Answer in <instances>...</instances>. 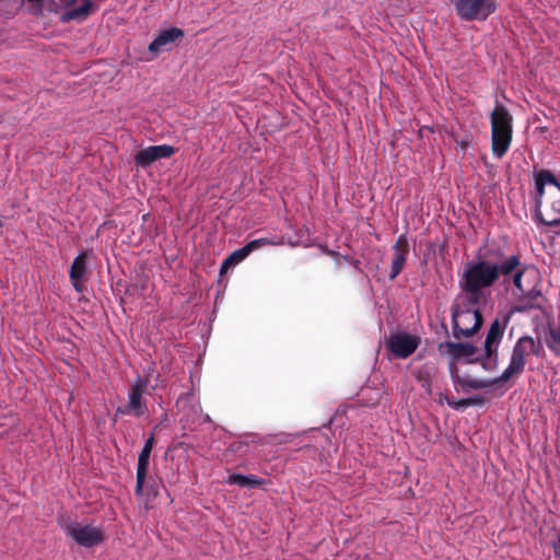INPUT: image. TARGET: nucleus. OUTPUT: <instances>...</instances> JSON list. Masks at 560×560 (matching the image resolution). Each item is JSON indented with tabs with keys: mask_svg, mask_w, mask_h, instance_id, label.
Returning <instances> with one entry per match:
<instances>
[{
	"mask_svg": "<svg viewBox=\"0 0 560 560\" xmlns=\"http://www.w3.org/2000/svg\"><path fill=\"white\" fill-rule=\"evenodd\" d=\"M491 148L497 158H502L510 149L513 135V117L508 108L498 104L491 113Z\"/></svg>",
	"mask_w": 560,
	"mask_h": 560,
	"instance_id": "f257e3e1",
	"label": "nucleus"
},
{
	"mask_svg": "<svg viewBox=\"0 0 560 560\" xmlns=\"http://www.w3.org/2000/svg\"><path fill=\"white\" fill-rule=\"evenodd\" d=\"M540 349V342H536L533 337H521L513 347L508 368L502 372L500 376L495 377V382L504 383L514 376H518L525 369L527 357L530 353L538 355Z\"/></svg>",
	"mask_w": 560,
	"mask_h": 560,
	"instance_id": "f03ea898",
	"label": "nucleus"
},
{
	"mask_svg": "<svg viewBox=\"0 0 560 560\" xmlns=\"http://www.w3.org/2000/svg\"><path fill=\"white\" fill-rule=\"evenodd\" d=\"M497 282L495 261L489 259H477L468 261L459 283L488 289Z\"/></svg>",
	"mask_w": 560,
	"mask_h": 560,
	"instance_id": "7ed1b4c3",
	"label": "nucleus"
},
{
	"mask_svg": "<svg viewBox=\"0 0 560 560\" xmlns=\"http://www.w3.org/2000/svg\"><path fill=\"white\" fill-rule=\"evenodd\" d=\"M150 376L151 368L144 369L142 376H137L130 385L128 402L122 407H118L117 413L133 416L136 418H140L148 413V406L145 399H143V394L147 393L150 386Z\"/></svg>",
	"mask_w": 560,
	"mask_h": 560,
	"instance_id": "20e7f679",
	"label": "nucleus"
},
{
	"mask_svg": "<svg viewBox=\"0 0 560 560\" xmlns=\"http://www.w3.org/2000/svg\"><path fill=\"white\" fill-rule=\"evenodd\" d=\"M453 336L456 339L472 337L482 326L480 310H468L458 304L452 305Z\"/></svg>",
	"mask_w": 560,
	"mask_h": 560,
	"instance_id": "39448f33",
	"label": "nucleus"
},
{
	"mask_svg": "<svg viewBox=\"0 0 560 560\" xmlns=\"http://www.w3.org/2000/svg\"><path fill=\"white\" fill-rule=\"evenodd\" d=\"M456 15L466 22L485 21L497 10L495 0H450Z\"/></svg>",
	"mask_w": 560,
	"mask_h": 560,
	"instance_id": "423d86ee",
	"label": "nucleus"
},
{
	"mask_svg": "<svg viewBox=\"0 0 560 560\" xmlns=\"http://www.w3.org/2000/svg\"><path fill=\"white\" fill-rule=\"evenodd\" d=\"M420 345V336L407 331H397L385 339L386 350L396 359L409 358Z\"/></svg>",
	"mask_w": 560,
	"mask_h": 560,
	"instance_id": "0eeeda50",
	"label": "nucleus"
},
{
	"mask_svg": "<svg viewBox=\"0 0 560 560\" xmlns=\"http://www.w3.org/2000/svg\"><path fill=\"white\" fill-rule=\"evenodd\" d=\"M65 530L78 545L91 548L105 540L104 530L101 527L83 525L78 522H70L65 525Z\"/></svg>",
	"mask_w": 560,
	"mask_h": 560,
	"instance_id": "6e6552de",
	"label": "nucleus"
},
{
	"mask_svg": "<svg viewBox=\"0 0 560 560\" xmlns=\"http://www.w3.org/2000/svg\"><path fill=\"white\" fill-rule=\"evenodd\" d=\"M158 428L159 425H155L153 428L138 456L137 481L135 488L136 495H140L143 492L144 481L148 475L150 456L155 444V431L158 430Z\"/></svg>",
	"mask_w": 560,
	"mask_h": 560,
	"instance_id": "1a4fd4ad",
	"label": "nucleus"
},
{
	"mask_svg": "<svg viewBox=\"0 0 560 560\" xmlns=\"http://www.w3.org/2000/svg\"><path fill=\"white\" fill-rule=\"evenodd\" d=\"M536 220L547 226L560 224V190H550L545 200V213L536 212Z\"/></svg>",
	"mask_w": 560,
	"mask_h": 560,
	"instance_id": "9d476101",
	"label": "nucleus"
},
{
	"mask_svg": "<svg viewBox=\"0 0 560 560\" xmlns=\"http://www.w3.org/2000/svg\"><path fill=\"white\" fill-rule=\"evenodd\" d=\"M175 153V148L168 144L150 145L135 155L137 166L147 167L160 159H166Z\"/></svg>",
	"mask_w": 560,
	"mask_h": 560,
	"instance_id": "9b49d317",
	"label": "nucleus"
},
{
	"mask_svg": "<svg viewBox=\"0 0 560 560\" xmlns=\"http://www.w3.org/2000/svg\"><path fill=\"white\" fill-rule=\"evenodd\" d=\"M393 260L389 273V280H395L397 276L401 272L408 254H409V242L405 234H401L396 240L393 246Z\"/></svg>",
	"mask_w": 560,
	"mask_h": 560,
	"instance_id": "f8f14e48",
	"label": "nucleus"
},
{
	"mask_svg": "<svg viewBox=\"0 0 560 560\" xmlns=\"http://www.w3.org/2000/svg\"><path fill=\"white\" fill-rule=\"evenodd\" d=\"M524 262H522L518 255H501L499 261H495L497 281L502 277V283L509 285L511 283V276L522 268Z\"/></svg>",
	"mask_w": 560,
	"mask_h": 560,
	"instance_id": "ddd939ff",
	"label": "nucleus"
},
{
	"mask_svg": "<svg viewBox=\"0 0 560 560\" xmlns=\"http://www.w3.org/2000/svg\"><path fill=\"white\" fill-rule=\"evenodd\" d=\"M183 36L184 31L182 28L170 27L167 30H163L155 37V39L149 44L148 49L150 52L156 55L160 51L167 49L168 45L174 44L177 39L182 38Z\"/></svg>",
	"mask_w": 560,
	"mask_h": 560,
	"instance_id": "4468645a",
	"label": "nucleus"
},
{
	"mask_svg": "<svg viewBox=\"0 0 560 560\" xmlns=\"http://www.w3.org/2000/svg\"><path fill=\"white\" fill-rule=\"evenodd\" d=\"M438 350L440 353L450 354L456 361L460 358H469L476 354L477 347L469 342L444 341L439 343Z\"/></svg>",
	"mask_w": 560,
	"mask_h": 560,
	"instance_id": "2eb2a0df",
	"label": "nucleus"
},
{
	"mask_svg": "<svg viewBox=\"0 0 560 560\" xmlns=\"http://www.w3.org/2000/svg\"><path fill=\"white\" fill-rule=\"evenodd\" d=\"M505 329V323L502 324L500 319H494L487 332L485 340L486 357L490 359L493 354L497 355L498 347L502 340Z\"/></svg>",
	"mask_w": 560,
	"mask_h": 560,
	"instance_id": "dca6fc26",
	"label": "nucleus"
},
{
	"mask_svg": "<svg viewBox=\"0 0 560 560\" xmlns=\"http://www.w3.org/2000/svg\"><path fill=\"white\" fill-rule=\"evenodd\" d=\"M537 275V269L534 267H530L526 264L522 266L518 270H516L513 276H511V282L515 287V289L518 291L522 295L533 296L534 289H530L528 287V283H526V280L528 278H535Z\"/></svg>",
	"mask_w": 560,
	"mask_h": 560,
	"instance_id": "f3484780",
	"label": "nucleus"
},
{
	"mask_svg": "<svg viewBox=\"0 0 560 560\" xmlns=\"http://www.w3.org/2000/svg\"><path fill=\"white\" fill-rule=\"evenodd\" d=\"M279 244H281V243L277 242L272 238H267V237L256 238V240H253V241L248 242L247 244H245L242 248L234 250L232 254L229 255V257L235 265H237L241 261H243L253 252H255L264 246H267V245H279Z\"/></svg>",
	"mask_w": 560,
	"mask_h": 560,
	"instance_id": "a211bd4d",
	"label": "nucleus"
},
{
	"mask_svg": "<svg viewBox=\"0 0 560 560\" xmlns=\"http://www.w3.org/2000/svg\"><path fill=\"white\" fill-rule=\"evenodd\" d=\"M459 287L463 293H465V299L460 307L468 310H479L480 305H485L487 303L488 298L483 289L464 283H459Z\"/></svg>",
	"mask_w": 560,
	"mask_h": 560,
	"instance_id": "6ab92c4d",
	"label": "nucleus"
},
{
	"mask_svg": "<svg viewBox=\"0 0 560 560\" xmlns=\"http://www.w3.org/2000/svg\"><path fill=\"white\" fill-rule=\"evenodd\" d=\"M86 260H88V253L81 252L72 261L70 271H69V278L73 285V288L78 291H82L81 287V280L85 276L86 272Z\"/></svg>",
	"mask_w": 560,
	"mask_h": 560,
	"instance_id": "aec40b11",
	"label": "nucleus"
},
{
	"mask_svg": "<svg viewBox=\"0 0 560 560\" xmlns=\"http://www.w3.org/2000/svg\"><path fill=\"white\" fill-rule=\"evenodd\" d=\"M451 377L454 384L459 385L464 390L470 389H483L488 388L494 384H499L500 382H495V378L490 381H482L477 378H464L460 377L457 373L456 369L451 368Z\"/></svg>",
	"mask_w": 560,
	"mask_h": 560,
	"instance_id": "412c9836",
	"label": "nucleus"
},
{
	"mask_svg": "<svg viewBox=\"0 0 560 560\" xmlns=\"http://www.w3.org/2000/svg\"><path fill=\"white\" fill-rule=\"evenodd\" d=\"M264 480L255 475H241V474H232L229 476L228 483L237 485L242 488H257L261 486Z\"/></svg>",
	"mask_w": 560,
	"mask_h": 560,
	"instance_id": "4be33fe9",
	"label": "nucleus"
},
{
	"mask_svg": "<svg viewBox=\"0 0 560 560\" xmlns=\"http://www.w3.org/2000/svg\"><path fill=\"white\" fill-rule=\"evenodd\" d=\"M534 179H538L545 186L551 185L553 186L552 190H560V178H558L551 171L549 170H540L534 173Z\"/></svg>",
	"mask_w": 560,
	"mask_h": 560,
	"instance_id": "5701e85b",
	"label": "nucleus"
},
{
	"mask_svg": "<svg viewBox=\"0 0 560 560\" xmlns=\"http://www.w3.org/2000/svg\"><path fill=\"white\" fill-rule=\"evenodd\" d=\"M91 8H92V2L90 0H86L80 7H77L74 9L67 11L63 15V20L71 21V20H78V19H85L90 14Z\"/></svg>",
	"mask_w": 560,
	"mask_h": 560,
	"instance_id": "b1692460",
	"label": "nucleus"
},
{
	"mask_svg": "<svg viewBox=\"0 0 560 560\" xmlns=\"http://www.w3.org/2000/svg\"><path fill=\"white\" fill-rule=\"evenodd\" d=\"M415 377L422 383V387L427 390L431 388V371L428 366H423L413 371Z\"/></svg>",
	"mask_w": 560,
	"mask_h": 560,
	"instance_id": "393cba45",
	"label": "nucleus"
},
{
	"mask_svg": "<svg viewBox=\"0 0 560 560\" xmlns=\"http://www.w3.org/2000/svg\"><path fill=\"white\" fill-rule=\"evenodd\" d=\"M142 495H147L148 502L159 495V485L153 478L145 479L143 492L139 497Z\"/></svg>",
	"mask_w": 560,
	"mask_h": 560,
	"instance_id": "a878e982",
	"label": "nucleus"
},
{
	"mask_svg": "<svg viewBox=\"0 0 560 560\" xmlns=\"http://www.w3.org/2000/svg\"><path fill=\"white\" fill-rule=\"evenodd\" d=\"M535 190H536V197H535V208L536 212L541 208L544 201V197L546 196V186L539 182L538 179H535Z\"/></svg>",
	"mask_w": 560,
	"mask_h": 560,
	"instance_id": "bb28decb",
	"label": "nucleus"
},
{
	"mask_svg": "<svg viewBox=\"0 0 560 560\" xmlns=\"http://www.w3.org/2000/svg\"><path fill=\"white\" fill-rule=\"evenodd\" d=\"M441 399H444L446 404L455 410H462L467 408L466 398L456 399L455 397H450L447 395H441Z\"/></svg>",
	"mask_w": 560,
	"mask_h": 560,
	"instance_id": "cd10ccee",
	"label": "nucleus"
},
{
	"mask_svg": "<svg viewBox=\"0 0 560 560\" xmlns=\"http://www.w3.org/2000/svg\"><path fill=\"white\" fill-rule=\"evenodd\" d=\"M249 444L245 441H235L231 443L229 450L237 453V454H245L248 452Z\"/></svg>",
	"mask_w": 560,
	"mask_h": 560,
	"instance_id": "c85d7f7f",
	"label": "nucleus"
},
{
	"mask_svg": "<svg viewBox=\"0 0 560 560\" xmlns=\"http://www.w3.org/2000/svg\"><path fill=\"white\" fill-rule=\"evenodd\" d=\"M467 407L470 406H481L485 404V398L480 395H475L471 397L466 398Z\"/></svg>",
	"mask_w": 560,
	"mask_h": 560,
	"instance_id": "c756f323",
	"label": "nucleus"
},
{
	"mask_svg": "<svg viewBox=\"0 0 560 560\" xmlns=\"http://www.w3.org/2000/svg\"><path fill=\"white\" fill-rule=\"evenodd\" d=\"M232 266H235V264L230 259V257L228 256L221 264V267H220V276H223L228 272V270L232 267Z\"/></svg>",
	"mask_w": 560,
	"mask_h": 560,
	"instance_id": "7c9ffc66",
	"label": "nucleus"
},
{
	"mask_svg": "<svg viewBox=\"0 0 560 560\" xmlns=\"http://www.w3.org/2000/svg\"><path fill=\"white\" fill-rule=\"evenodd\" d=\"M470 143H471V140L468 138L462 139V140H456V144H457V147L460 148L462 151L467 150V148L470 145Z\"/></svg>",
	"mask_w": 560,
	"mask_h": 560,
	"instance_id": "2f4dec72",
	"label": "nucleus"
},
{
	"mask_svg": "<svg viewBox=\"0 0 560 560\" xmlns=\"http://www.w3.org/2000/svg\"><path fill=\"white\" fill-rule=\"evenodd\" d=\"M553 551L555 556L560 559V536L558 537L557 541L553 544Z\"/></svg>",
	"mask_w": 560,
	"mask_h": 560,
	"instance_id": "473e14b6",
	"label": "nucleus"
},
{
	"mask_svg": "<svg viewBox=\"0 0 560 560\" xmlns=\"http://www.w3.org/2000/svg\"><path fill=\"white\" fill-rule=\"evenodd\" d=\"M350 264L353 266V268H354L355 270L361 271V268H360V266H361V261H360V260H358V259H351V260H350Z\"/></svg>",
	"mask_w": 560,
	"mask_h": 560,
	"instance_id": "72a5a7b5",
	"label": "nucleus"
},
{
	"mask_svg": "<svg viewBox=\"0 0 560 560\" xmlns=\"http://www.w3.org/2000/svg\"><path fill=\"white\" fill-rule=\"evenodd\" d=\"M27 1L31 2V3L42 2V0H27Z\"/></svg>",
	"mask_w": 560,
	"mask_h": 560,
	"instance_id": "f704fd0d",
	"label": "nucleus"
},
{
	"mask_svg": "<svg viewBox=\"0 0 560 560\" xmlns=\"http://www.w3.org/2000/svg\"><path fill=\"white\" fill-rule=\"evenodd\" d=\"M343 259H345V261L350 262V260H351L352 258H350V257H348V256H343Z\"/></svg>",
	"mask_w": 560,
	"mask_h": 560,
	"instance_id": "c9c22d12",
	"label": "nucleus"
},
{
	"mask_svg": "<svg viewBox=\"0 0 560 560\" xmlns=\"http://www.w3.org/2000/svg\"><path fill=\"white\" fill-rule=\"evenodd\" d=\"M331 256L338 255L336 252H329Z\"/></svg>",
	"mask_w": 560,
	"mask_h": 560,
	"instance_id": "e433bc0d",
	"label": "nucleus"
},
{
	"mask_svg": "<svg viewBox=\"0 0 560 560\" xmlns=\"http://www.w3.org/2000/svg\"><path fill=\"white\" fill-rule=\"evenodd\" d=\"M547 346H548L549 349H552V345L551 343L547 342Z\"/></svg>",
	"mask_w": 560,
	"mask_h": 560,
	"instance_id": "4c0bfd02",
	"label": "nucleus"
}]
</instances>
